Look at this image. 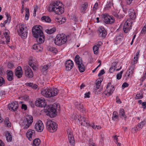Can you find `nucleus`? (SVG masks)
Returning a JSON list of instances; mask_svg holds the SVG:
<instances>
[{
  "instance_id": "aec40b11",
  "label": "nucleus",
  "mask_w": 146,
  "mask_h": 146,
  "mask_svg": "<svg viewBox=\"0 0 146 146\" xmlns=\"http://www.w3.org/2000/svg\"><path fill=\"white\" fill-rule=\"evenodd\" d=\"M75 107L78 110L82 112V113H86V110L85 108L84 107L82 104L81 103L78 102L75 103Z\"/></svg>"
},
{
  "instance_id": "69168bd1",
  "label": "nucleus",
  "mask_w": 146,
  "mask_h": 146,
  "mask_svg": "<svg viewBox=\"0 0 146 146\" xmlns=\"http://www.w3.org/2000/svg\"><path fill=\"white\" fill-rule=\"evenodd\" d=\"M142 106L144 109H145L146 107V102H143L142 103Z\"/></svg>"
},
{
  "instance_id": "423d86ee",
  "label": "nucleus",
  "mask_w": 146,
  "mask_h": 146,
  "mask_svg": "<svg viewBox=\"0 0 146 146\" xmlns=\"http://www.w3.org/2000/svg\"><path fill=\"white\" fill-rule=\"evenodd\" d=\"M48 112L46 115H49L50 118H53L57 115L56 109L57 104H54L48 106Z\"/></svg>"
},
{
  "instance_id": "72a5a7b5",
  "label": "nucleus",
  "mask_w": 146,
  "mask_h": 146,
  "mask_svg": "<svg viewBox=\"0 0 146 146\" xmlns=\"http://www.w3.org/2000/svg\"><path fill=\"white\" fill-rule=\"evenodd\" d=\"M5 136L6 137V140L8 141H12V136L9 131H7V133L5 135Z\"/></svg>"
},
{
  "instance_id": "c756f323",
  "label": "nucleus",
  "mask_w": 146,
  "mask_h": 146,
  "mask_svg": "<svg viewBox=\"0 0 146 146\" xmlns=\"http://www.w3.org/2000/svg\"><path fill=\"white\" fill-rule=\"evenodd\" d=\"M33 121V119H27V124L24 127V129H27L32 124Z\"/></svg>"
},
{
  "instance_id": "2f4dec72",
  "label": "nucleus",
  "mask_w": 146,
  "mask_h": 146,
  "mask_svg": "<svg viewBox=\"0 0 146 146\" xmlns=\"http://www.w3.org/2000/svg\"><path fill=\"white\" fill-rule=\"evenodd\" d=\"M40 142V140L38 138L34 139L33 142V146H38L39 145Z\"/></svg>"
},
{
  "instance_id": "1a4fd4ad",
  "label": "nucleus",
  "mask_w": 146,
  "mask_h": 146,
  "mask_svg": "<svg viewBox=\"0 0 146 146\" xmlns=\"http://www.w3.org/2000/svg\"><path fill=\"white\" fill-rule=\"evenodd\" d=\"M74 61L78 65L80 72H82L84 71L85 68L84 64L82 63V58L78 55H77L75 57Z\"/></svg>"
},
{
  "instance_id": "c85d7f7f",
  "label": "nucleus",
  "mask_w": 146,
  "mask_h": 146,
  "mask_svg": "<svg viewBox=\"0 0 146 146\" xmlns=\"http://www.w3.org/2000/svg\"><path fill=\"white\" fill-rule=\"evenodd\" d=\"M28 62L29 65L34 70H35V66L34 64L33 60L31 57L29 58Z\"/></svg>"
},
{
  "instance_id": "f3484780",
  "label": "nucleus",
  "mask_w": 146,
  "mask_h": 146,
  "mask_svg": "<svg viewBox=\"0 0 146 146\" xmlns=\"http://www.w3.org/2000/svg\"><path fill=\"white\" fill-rule=\"evenodd\" d=\"M35 130L32 129H29L26 133V136L28 139L31 141L35 137Z\"/></svg>"
},
{
  "instance_id": "cd10ccee",
  "label": "nucleus",
  "mask_w": 146,
  "mask_h": 146,
  "mask_svg": "<svg viewBox=\"0 0 146 146\" xmlns=\"http://www.w3.org/2000/svg\"><path fill=\"white\" fill-rule=\"evenodd\" d=\"M41 19L42 21L48 23H50L51 21L50 17L48 16H43L41 17Z\"/></svg>"
},
{
  "instance_id": "a19ab883",
  "label": "nucleus",
  "mask_w": 146,
  "mask_h": 146,
  "mask_svg": "<svg viewBox=\"0 0 146 146\" xmlns=\"http://www.w3.org/2000/svg\"><path fill=\"white\" fill-rule=\"evenodd\" d=\"M146 124V121L144 120L143 121H142L140 123H139L138 125V126L139 128L141 129L143 126Z\"/></svg>"
},
{
  "instance_id": "7c9ffc66",
  "label": "nucleus",
  "mask_w": 146,
  "mask_h": 146,
  "mask_svg": "<svg viewBox=\"0 0 146 146\" xmlns=\"http://www.w3.org/2000/svg\"><path fill=\"white\" fill-rule=\"evenodd\" d=\"M38 44H35L33 45V48L35 50H37V51L38 52V51H40L41 50V49H42V48L40 46V43H39Z\"/></svg>"
},
{
  "instance_id": "412c9836",
  "label": "nucleus",
  "mask_w": 146,
  "mask_h": 146,
  "mask_svg": "<svg viewBox=\"0 0 146 146\" xmlns=\"http://www.w3.org/2000/svg\"><path fill=\"white\" fill-rule=\"evenodd\" d=\"M124 38L123 34L122 33H120L118 35L115 39L114 42L116 44H119L122 42Z\"/></svg>"
},
{
  "instance_id": "de8ad7c7",
  "label": "nucleus",
  "mask_w": 146,
  "mask_h": 146,
  "mask_svg": "<svg viewBox=\"0 0 146 146\" xmlns=\"http://www.w3.org/2000/svg\"><path fill=\"white\" fill-rule=\"evenodd\" d=\"M102 90V88H101L99 89H94V93L97 94H100Z\"/></svg>"
},
{
  "instance_id": "c9c22d12",
  "label": "nucleus",
  "mask_w": 146,
  "mask_h": 146,
  "mask_svg": "<svg viewBox=\"0 0 146 146\" xmlns=\"http://www.w3.org/2000/svg\"><path fill=\"white\" fill-rule=\"evenodd\" d=\"M56 28H53L50 29H47L45 30L46 32L48 34H51L56 31Z\"/></svg>"
},
{
  "instance_id": "4be33fe9",
  "label": "nucleus",
  "mask_w": 146,
  "mask_h": 146,
  "mask_svg": "<svg viewBox=\"0 0 146 146\" xmlns=\"http://www.w3.org/2000/svg\"><path fill=\"white\" fill-rule=\"evenodd\" d=\"M8 107L9 110L15 111L17 110L18 107V104L16 102H13L11 104H9Z\"/></svg>"
},
{
  "instance_id": "a211bd4d",
  "label": "nucleus",
  "mask_w": 146,
  "mask_h": 146,
  "mask_svg": "<svg viewBox=\"0 0 146 146\" xmlns=\"http://www.w3.org/2000/svg\"><path fill=\"white\" fill-rule=\"evenodd\" d=\"M67 133L68 135V137L69 142L71 146H73L74 143V138L73 136L72 133L70 129H68L67 130Z\"/></svg>"
},
{
  "instance_id": "052dcab7",
  "label": "nucleus",
  "mask_w": 146,
  "mask_h": 146,
  "mask_svg": "<svg viewBox=\"0 0 146 146\" xmlns=\"http://www.w3.org/2000/svg\"><path fill=\"white\" fill-rule=\"evenodd\" d=\"M128 86L129 84L128 83L126 82H125L123 84L122 87L123 88H125L128 87Z\"/></svg>"
},
{
  "instance_id": "09e8293b",
  "label": "nucleus",
  "mask_w": 146,
  "mask_h": 146,
  "mask_svg": "<svg viewBox=\"0 0 146 146\" xmlns=\"http://www.w3.org/2000/svg\"><path fill=\"white\" fill-rule=\"evenodd\" d=\"M5 15L7 17V19L8 20V22L9 23H10V22L11 19L10 14L7 12H6L5 13Z\"/></svg>"
},
{
  "instance_id": "e433bc0d",
  "label": "nucleus",
  "mask_w": 146,
  "mask_h": 146,
  "mask_svg": "<svg viewBox=\"0 0 146 146\" xmlns=\"http://www.w3.org/2000/svg\"><path fill=\"white\" fill-rule=\"evenodd\" d=\"M99 48V47L98 46H96V45H95L93 46V50L95 54H98Z\"/></svg>"
},
{
  "instance_id": "f704fd0d",
  "label": "nucleus",
  "mask_w": 146,
  "mask_h": 146,
  "mask_svg": "<svg viewBox=\"0 0 146 146\" xmlns=\"http://www.w3.org/2000/svg\"><path fill=\"white\" fill-rule=\"evenodd\" d=\"M119 115L121 118H125L126 117V115L125 114L124 110L123 108H121L119 110Z\"/></svg>"
},
{
  "instance_id": "774afa93",
  "label": "nucleus",
  "mask_w": 146,
  "mask_h": 146,
  "mask_svg": "<svg viewBox=\"0 0 146 146\" xmlns=\"http://www.w3.org/2000/svg\"><path fill=\"white\" fill-rule=\"evenodd\" d=\"M116 102L117 103H119V102L120 103H121V102L120 100V99H119V98L117 96L116 97Z\"/></svg>"
},
{
  "instance_id": "49530a36",
  "label": "nucleus",
  "mask_w": 146,
  "mask_h": 146,
  "mask_svg": "<svg viewBox=\"0 0 146 146\" xmlns=\"http://www.w3.org/2000/svg\"><path fill=\"white\" fill-rule=\"evenodd\" d=\"M123 72V71H121L117 75L116 77L117 79L119 80L121 78Z\"/></svg>"
},
{
  "instance_id": "58836bf2",
  "label": "nucleus",
  "mask_w": 146,
  "mask_h": 146,
  "mask_svg": "<svg viewBox=\"0 0 146 146\" xmlns=\"http://www.w3.org/2000/svg\"><path fill=\"white\" fill-rule=\"evenodd\" d=\"M27 119H21L20 121L19 124L20 125L23 126L27 124Z\"/></svg>"
},
{
  "instance_id": "c03bdc74",
  "label": "nucleus",
  "mask_w": 146,
  "mask_h": 146,
  "mask_svg": "<svg viewBox=\"0 0 146 146\" xmlns=\"http://www.w3.org/2000/svg\"><path fill=\"white\" fill-rule=\"evenodd\" d=\"M5 81L4 79L2 77H0V86L5 84Z\"/></svg>"
},
{
  "instance_id": "20e7f679",
  "label": "nucleus",
  "mask_w": 146,
  "mask_h": 146,
  "mask_svg": "<svg viewBox=\"0 0 146 146\" xmlns=\"http://www.w3.org/2000/svg\"><path fill=\"white\" fill-rule=\"evenodd\" d=\"M139 52V51L136 53L133 58L131 60L132 64L130 66L129 70H127L125 73V76H127V78L131 74H133L135 66V65L137 63L138 59Z\"/></svg>"
},
{
  "instance_id": "dca6fc26",
  "label": "nucleus",
  "mask_w": 146,
  "mask_h": 146,
  "mask_svg": "<svg viewBox=\"0 0 146 146\" xmlns=\"http://www.w3.org/2000/svg\"><path fill=\"white\" fill-rule=\"evenodd\" d=\"M25 76L26 77L31 78L33 76V74L31 68L28 66H25L24 67Z\"/></svg>"
},
{
  "instance_id": "ea45409f",
  "label": "nucleus",
  "mask_w": 146,
  "mask_h": 146,
  "mask_svg": "<svg viewBox=\"0 0 146 146\" xmlns=\"http://www.w3.org/2000/svg\"><path fill=\"white\" fill-rule=\"evenodd\" d=\"M5 124L7 125V127H10L11 126V123L9 121V119H5L4 120Z\"/></svg>"
},
{
  "instance_id": "6e6d98bb",
  "label": "nucleus",
  "mask_w": 146,
  "mask_h": 146,
  "mask_svg": "<svg viewBox=\"0 0 146 146\" xmlns=\"http://www.w3.org/2000/svg\"><path fill=\"white\" fill-rule=\"evenodd\" d=\"M138 130L137 127H134L132 129V131L133 133L136 132Z\"/></svg>"
},
{
  "instance_id": "3c124183",
  "label": "nucleus",
  "mask_w": 146,
  "mask_h": 146,
  "mask_svg": "<svg viewBox=\"0 0 146 146\" xmlns=\"http://www.w3.org/2000/svg\"><path fill=\"white\" fill-rule=\"evenodd\" d=\"M88 6V4L87 3H85L83 5L82 9H83V11H85L87 8Z\"/></svg>"
},
{
  "instance_id": "864d4df0",
  "label": "nucleus",
  "mask_w": 146,
  "mask_h": 146,
  "mask_svg": "<svg viewBox=\"0 0 146 146\" xmlns=\"http://www.w3.org/2000/svg\"><path fill=\"white\" fill-rule=\"evenodd\" d=\"M49 68V65L48 64L44 65L43 66L42 69V70L44 71L48 69Z\"/></svg>"
},
{
  "instance_id": "13d9d810",
  "label": "nucleus",
  "mask_w": 146,
  "mask_h": 146,
  "mask_svg": "<svg viewBox=\"0 0 146 146\" xmlns=\"http://www.w3.org/2000/svg\"><path fill=\"white\" fill-rule=\"evenodd\" d=\"M98 6V3L97 2L96 3L93 8V11H95L97 9V8Z\"/></svg>"
},
{
  "instance_id": "603ef678",
  "label": "nucleus",
  "mask_w": 146,
  "mask_h": 146,
  "mask_svg": "<svg viewBox=\"0 0 146 146\" xmlns=\"http://www.w3.org/2000/svg\"><path fill=\"white\" fill-rule=\"evenodd\" d=\"M146 32V26H144L141 31V33L145 34Z\"/></svg>"
},
{
  "instance_id": "6e6552de",
  "label": "nucleus",
  "mask_w": 146,
  "mask_h": 146,
  "mask_svg": "<svg viewBox=\"0 0 146 146\" xmlns=\"http://www.w3.org/2000/svg\"><path fill=\"white\" fill-rule=\"evenodd\" d=\"M46 128L50 132L53 133L56 131L58 127L57 123L51 120H48L46 123Z\"/></svg>"
},
{
  "instance_id": "5fc2aeb1",
  "label": "nucleus",
  "mask_w": 146,
  "mask_h": 146,
  "mask_svg": "<svg viewBox=\"0 0 146 146\" xmlns=\"http://www.w3.org/2000/svg\"><path fill=\"white\" fill-rule=\"evenodd\" d=\"M21 108L22 110H26L27 109V107L26 104H23L21 105Z\"/></svg>"
},
{
  "instance_id": "5701e85b",
  "label": "nucleus",
  "mask_w": 146,
  "mask_h": 146,
  "mask_svg": "<svg viewBox=\"0 0 146 146\" xmlns=\"http://www.w3.org/2000/svg\"><path fill=\"white\" fill-rule=\"evenodd\" d=\"M15 74L19 78L22 77L23 70L21 66H19L17 67L15 70Z\"/></svg>"
},
{
  "instance_id": "e2e57ef3",
  "label": "nucleus",
  "mask_w": 146,
  "mask_h": 146,
  "mask_svg": "<svg viewBox=\"0 0 146 146\" xmlns=\"http://www.w3.org/2000/svg\"><path fill=\"white\" fill-rule=\"evenodd\" d=\"M117 63L115 62H114L112 63L111 65V66L114 68H116V65Z\"/></svg>"
},
{
  "instance_id": "9d476101",
  "label": "nucleus",
  "mask_w": 146,
  "mask_h": 146,
  "mask_svg": "<svg viewBox=\"0 0 146 146\" xmlns=\"http://www.w3.org/2000/svg\"><path fill=\"white\" fill-rule=\"evenodd\" d=\"M132 22L131 19H127L124 23L123 30L126 33H128L131 29Z\"/></svg>"
},
{
  "instance_id": "ddd939ff",
  "label": "nucleus",
  "mask_w": 146,
  "mask_h": 146,
  "mask_svg": "<svg viewBox=\"0 0 146 146\" xmlns=\"http://www.w3.org/2000/svg\"><path fill=\"white\" fill-rule=\"evenodd\" d=\"M114 86L111 85V83H108L107 85L106 88V92H104V94L106 95L110 96L112 94L114 90Z\"/></svg>"
},
{
  "instance_id": "338daca9",
  "label": "nucleus",
  "mask_w": 146,
  "mask_h": 146,
  "mask_svg": "<svg viewBox=\"0 0 146 146\" xmlns=\"http://www.w3.org/2000/svg\"><path fill=\"white\" fill-rule=\"evenodd\" d=\"M114 15L117 18L120 19L121 18V16H119V15H118L117 14L115 13L114 14Z\"/></svg>"
},
{
  "instance_id": "4468645a",
  "label": "nucleus",
  "mask_w": 146,
  "mask_h": 146,
  "mask_svg": "<svg viewBox=\"0 0 146 146\" xmlns=\"http://www.w3.org/2000/svg\"><path fill=\"white\" fill-rule=\"evenodd\" d=\"M44 128V125L42 121L39 120L37 121L35 125V130L38 132H42Z\"/></svg>"
},
{
  "instance_id": "0eeeda50",
  "label": "nucleus",
  "mask_w": 146,
  "mask_h": 146,
  "mask_svg": "<svg viewBox=\"0 0 146 146\" xmlns=\"http://www.w3.org/2000/svg\"><path fill=\"white\" fill-rule=\"evenodd\" d=\"M67 40L66 36L61 34L58 35L54 40V44L58 46H61L65 43Z\"/></svg>"
},
{
  "instance_id": "37998d69",
  "label": "nucleus",
  "mask_w": 146,
  "mask_h": 146,
  "mask_svg": "<svg viewBox=\"0 0 146 146\" xmlns=\"http://www.w3.org/2000/svg\"><path fill=\"white\" fill-rule=\"evenodd\" d=\"M49 50L50 51L55 54H56L57 52V49L54 47H50Z\"/></svg>"
},
{
  "instance_id": "680f3d73",
  "label": "nucleus",
  "mask_w": 146,
  "mask_h": 146,
  "mask_svg": "<svg viewBox=\"0 0 146 146\" xmlns=\"http://www.w3.org/2000/svg\"><path fill=\"white\" fill-rule=\"evenodd\" d=\"M115 68H114V67H113L111 66L109 69L111 73L115 71Z\"/></svg>"
},
{
  "instance_id": "79ce46f5",
  "label": "nucleus",
  "mask_w": 146,
  "mask_h": 146,
  "mask_svg": "<svg viewBox=\"0 0 146 146\" xmlns=\"http://www.w3.org/2000/svg\"><path fill=\"white\" fill-rule=\"evenodd\" d=\"M34 8L33 16L34 17H35L36 15V12L38 9V7L37 5H36L34 6Z\"/></svg>"
},
{
  "instance_id": "4d7b16f0",
  "label": "nucleus",
  "mask_w": 146,
  "mask_h": 146,
  "mask_svg": "<svg viewBox=\"0 0 146 146\" xmlns=\"http://www.w3.org/2000/svg\"><path fill=\"white\" fill-rule=\"evenodd\" d=\"M105 73V72L104 70V69H102L100 70V73L98 74V76H100L103 74H104Z\"/></svg>"
},
{
  "instance_id": "f8f14e48",
  "label": "nucleus",
  "mask_w": 146,
  "mask_h": 146,
  "mask_svg": "<svg viewBox=\"0 0 146 146\" xmlns=\"http://www.w3.org/2000/svg\"><path fill=\"white\" fill-rule=\"evenodd\" d=\"M104 22L106 24H112L115 21L114 18L112 16H110L108 14H104Z\"/></svg>"
},
{
  "instance_id": "39448f33",
  "label": "nucleus",
  "mask_w": 146,
  "mask_h": 146,
  "mask_svg": "<svg viewBox=\"0 0 146 146\" xmlns=\"http://www.w3.org/2000/svg\"><path fill=\"white\" fill-rule=\"evenodd\" d=\"M18 26L19 28L17 29L18 34L22 38H26L28 33L27 28L22 23L19 24Z\"/></svg>"
},
{
  "instance_id": "f03ea898",
  "label": "nucleus",
  "mask_w": 146,
  "mask_h": 146,
  "mask_svg": "<svg viewBox=\"0 0 146 146\" xmlns=\"http://www.w3.org/2000/svg\"><path fill=\"white\" fill-rule=\"evenodd\" d=\"M62 3L59 1H56L53 3L50 7V9L52 11L58 15L62 14L64 12V8L62 7Z\"/></svg>"
},
{
  "instance_id": "0e129e2a",
  "label": "nucleus",
  "mask_w": 146,
  "mask_h": 146,
  "mask_svg": "<svg viewBox=\"0 0 146 146\" xmlns=\"http://www.w3.org/2000/svg\"><path fill=\"white\" fill-rule=\"evenodd\" d=\"M26 85L27 86L32 87L33 85V84L31 83H26Z\"/></svg>"
},
{
  "instance_id": "bf43d9fd",
  "label": "nucleus",
  "mask_w": 146,
  "mask_h": 146,
  "mask_svg": "<svg viewBox=\"0 0 146 146\" xmlns=\"http://www.w3.org/2000/svg\"><path fill=\"white\" fill-rule=\"evenodd\" d=\"M113 117H114V118L118 117V113L116 111H114L113 113Z\"/></svg>"
},
{
  "instance_id": "8fccbe9b",
  "label": "nucleus",
  "mask_w": 146,
  "mask_h": 146,
  "mask_svg": "<svg viewBox=\"0 0 146 146\" xmlns=\"http://www.w3.org/2000/svg\"><path fill=\"white\" fill-rule=\"evenodd\" d=\"M14 64L11 62H9L8 63V68L10 69H12L14 67Z\"/></svg>"
},
{
  "instance_id": "2eb2a0df",
  "label": "nucleus",
  "mask_w": 146,
  "mask_h": 146,
  "mask_svg": "<svg viewBox=\"0 0 146 146\" xmlns=\"http://www.w3.org/2000/svg\"><path fill=\"white\" fill-rule=\"evenodd\" d=\"M97 33L99 37L102 39H104L107 34V32L104 28L102 26L98 28Z\"/></svg>"
},
{
  "instance_id": "b1692460",
  "label": "nucleus",
  "mask_w": 146,
  "mask_h": 146,
  "mask_svg": "<svg viewBox=\"0 0 146 146\" xmlns=\"http://www.w3.org/2000/svg\"><path fill=\"white\" fill-rule=\"evenodd\" d=\"M7 79L9 81H11L14 78L13 73L11 70H7L6 72Z\"/></svg>"
},
{
  "instance_id": "7ed1b4c3",
  "label": "nucleus",
  "mask_w": 146,
  "mask_h": 146,
  "mask_svg": "<svg viewBox=\"0 0 146 146\" xmlns=\"http://www.w3.org/2000/svg\"><path fill=\"white\" fill-rule=\"evenodd\" d=\"M58 92V90L56 88L50 89L48 88H43L41 91V94L44 97L47 98H50L57 95Z\"/></svg>"
},
{
  "instance_id": "6ab92c4d",
  "label": "nucleus",
  "mask_w": 146,
  "mask_h": 146,
  "mask_svg": "<svg viewBox=\"0 0 146 146\" xmlns=\"http://www.w3.org/2000/svg\"><path fill=\"white\" fill-rule=\"evenodd\" d=\"M73 62L70 60L66 61L65 63L66 70L69 71L71 70L74 66Z\"/></svg>"
},
{
  "instance_id": "473e14b6",
  "label": "nucleus",
  "mask_w": 146,
  "mask_h": 146,
  "mask_svg": "<svg viewBox=\"0 0 146 146\" xmlns=\"http://www.w3.org/2000/svg\"><path fill=\"white\" fill-rule=\"evenodd\" d=\"M80 123L81 125L86 127H87L90 125V122L87 120H86V119H83V122H82Z\"/></svg>"
},
{
  "instance_id": "4c0bfd02",
  "label": "nucleus",
  "mask_w": 146,
  "mask_h": 146,
  "mask_svg": "<svg viewBox=\"0 0 146 146\" xmlns=\"http://www.w3.org/2000/svg\"><path fill=\"white\" fill-rule=\"evenodd\" d=\"M25 10L26 11L25 15V19L26 20H27L29 16V9L28 8H26Z\"/></svg>"
},
{
  "instance_id": "f257e3e1",
  "label": "nucleus",
  "mask_w": 146,
  "mask_h": 146,
  "mask_svg": "<svg viewBox=\"0 0 146 146\" xmlns=\"http://www.w3.org/2000/svg\"><path fill=\"white\" fill-rule=\"evenodd\" d=\"M41 27L40 25H35L34 26L32 29L33 36L36 38H38V43H43L44 41V36L42 31L40 29V27Z\"/></svg>"
},
{
  "instance_id": "393cba45",
  "label": "nucleus",
  "mask_w": 146,
  "mask_h": 146,
  "mask_svg": "<svg viewBox=\"0 0 146 146\" xmlns=\"http://www.w3.org/2000/svg\"><path fill=\"white\" fill-rule=\"evenodd\" d=\"M129 17L131 19L134 20L136 18V13L134 10L132 9H130L129 11Z\"/></svg>"
},
{
  "instance_id": "a18cd8bd",
  "label": "nucleus",
  "mask_w": 146,
  "mask_h": 146,
  "mask_svg": "<svg viewBox=\"0 0 146 146\" xmlns=\"http://www.w3.org/2000/svg\"><path fill=\"white\" fill-rule=\"evenodd\" d=\"M143 98V96L141 94H137L135 97V99L138 100L141 99Z\"/></svg>"
},
{
  "instance_id": "a878e982",
  "label": "nucleus",
  "mask_w": 146,
  "mask_h": 146,
  "mask_svg": "<svg viewBox=\"0 0 146 146\" xmlns=\"http://www.w3.org/2000/svg\"><path fill=\"white\" fill-rule=\"evenodd\" d=\"M103 80V79L102 78H99L97 80L96 82V86L94 89H99L101 88L100 85Z\"/></svg>"
},
{
  "instance_id": "bb28decb",
  "label": "nucleus",
  "mask_w": 146,
  "mask_h": 146,
  "mask_svg": "<svg viewBox=\"0 0 146 146\" xmlns=\"http://www.w3.org/2000/svg\"><path fill=\"white\" fill-rule=\"evenodd\" d=\"M9 32L8 30H6L4 33V34L6 40V42L7 44L10 42V36H9Z\"/></svg>"
},
{
  "instance_id": "9b49d317",
  "label": "nucleus",
  "mask_w": 146,
  "mask_h": 146,
  "mask_svg": "<svg viewBox=\"0 0 146 146\" xmlns=\"http://www.w3.org/2000/svg\"><path fill=\"white\" fill-rule=\"evenodd\" d=\"M35 105L37 107H44L46 105V102L44 98L41 97L37 99L35 102Z\"/></svg>"
}]
</instances>
